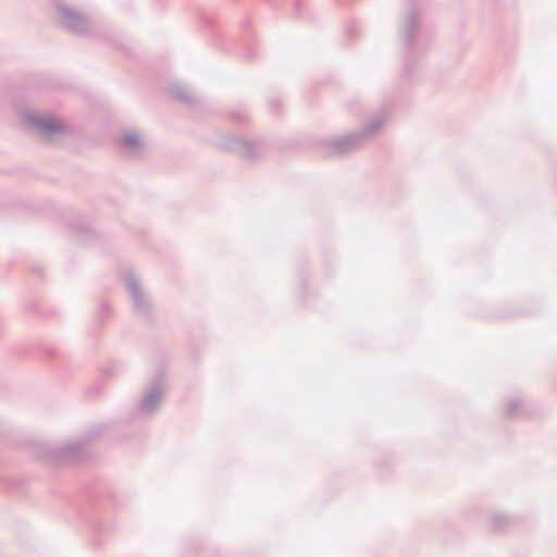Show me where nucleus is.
Segmentation results:
<instances>
[{"mask_svg":"<svg viewBox=\"0 0 557 557\" xmlns=\"http://www.w3.org/2000/svg\"><path fill=\"white\" fill-rule=\"evenodd\" d=\"M39 127L47 134V135H50L52 133H55V132H59L63 128V125L53 120V119H48L41 123H39Z\"/></svg>","mask_w":557,"mask_h":557,"instance_id":"nucleus-1","label":"nucleus"}]
</instances>
